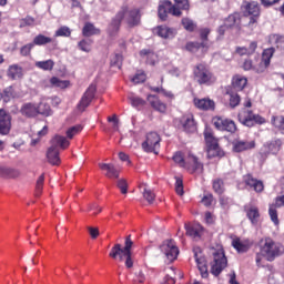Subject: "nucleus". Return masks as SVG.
Returning <instances> with one entry per match:
<instances>
[{"label": "nucleus", "instance_id": "nucleus-34", "mask_svg": "<svg viewBox=\"0 0 284 284\" xmlns=\"http://www.w3.org/2000/svg\"><path fill=\"white\" fill-rule=\"evenodd\" d=\"M140 55L142 57V59H145L146 63H149L150 65H154V63H156V55L151 50L143 49L142 51H140Z\"/></svg>", "mask_w": 284, "mask_h": 284}, {"label": "nucleus", "instance_id": "nucleus-64", "mask_svg": "<svg viewBox=\"0 0 284 284\" xmlns=\"http://www.w3.org/2000/svg\"><path fill=\"white\" fill-rule=\"evenodd\" d=\"M212 201H214V197L212 196V194H206L203 196L202 199V203L203 205H205L206 207H210V205H212Z\"/></svg>", "mask_w": 284, "mask_h": 284}, {"label": "nucleus", "instance_id": "nucleus-2", "mask_svg": "<svg viewBox=\"0 0 284 284\" xmlns=\"http://www.w3.org/2000/svg\"><path fill=\"white\" fill-rule=\"evenodd\" d=\"M284 253V247L281 243L274 242L272 237H265L260 241V254L256 255V263L261 265V256H264L266 261H274L276 256H281Z\"/></svg>", "mask_w": 284, "mask_h": 284}, {"label": "nucleus", "instance_id": "nucleus-45", "mask_svg": "<svg viewBox=\"0 0 284 284\" xmlns=\"http://www.w3.org/2000/svg\"><path fill=\"white\" fill-rule=\"evenodd\" d=\"M165 273H166V275L161 281V284H174V283H176L174 281V268L169 267V268L165 270Z\"/></svg>", "mask_w": 284, "mask_h": 284}, {"label": "nucleus", "instance_id": "nucleus-12", "mask_svg": "<svg viewBox=\"0 0 284 284\" xmlns=\"http://www.w3.org/2000/svg\"><path fill=\"white\" fill-rule=\"evenodd\" d=\"M204 139L206 142V152L209 159H214V156H223V151H221V146H219V141L212 134L210 129L204 131Z\"/></svg>", "mask_w": 284, "mask_h": 284}, {"label": "nucleus", "instance_id": "nucleus-18", "mask_svg": "<svg viewBox=\"0 0 284 284\" xmlns=\"http://www.w3.org/2000/svg\"><path fill=\"white\" fill-rule=\"evenodd\" d=\"M10 114L6 113L4 110H0V134L2 136L10 134V129L12 128Z\"/></svg>", "mask_w": 284, "mask_h": 284}, {"label": "nucleus", "instance_id": "nucleus-17", "mask_svg": "<svg viewBox=\"0 0 284 284\" xmlns=\"http://www.w3.org/2000/svg\"><path fill=\"white\" fill-rule=\"evenodd\" d=\"M94 92H97V85L91 84L87 91L84 92V94L82 95L80 103L78 104V109L83 112V110H85V108H88V105H90V103H92V99H94Z\"/></svg>", "mask_w": 284, "mask_h": 284}, {"label": "nucleus", "instance_id": "nucleus-46", "mask_svg": "<svg viewBox=\"0 0 284 284\" xmlns=\"http://www.w3.org/2000/svg\"><path fill=\"white\" fill-rule=\"evenodd\" d=\"M47 43H52V38L45 37L43 34H38L33 39V45H47Z\"/></svg>", "mask_w": 284, "mask_h": 284}, {"label": "nucleus", "instance_id": "nucleus-23", "mask_svg": "<svg viewBox=\"0 0 284 284\" xmlns=\"http://www.w3.org/2000/svg\"><path fill=\"white\" fill-rule=\"evenodd\" d=\"M193 103L197 110H214L215 103L210 98L199 99L195 98Z\"/></svg>", "mask_w": 284, "mask_h": 284}, {"label": "nucleus", "instance_id": "nucleus-37", "mask_svg": "<svg viewBox=\"0 0 284 284\" xmlns=\"http://www.w3.org/2000/svg\"><path fill=\"white\" fill-rule=\"evenodd\" d=\"M232 85L235 90H243L247 85V79L241 75H235L232 81Z\"/></svg>", "mask_w": 284, "mask_h": 284}, {"label": "nucleus", "instance_id": "nucleus-38", "mask_svg": "<svg viewBox=\"0 0 284 284\" xmlns=\"http://www.w3.org/2000/svg\"><path fill=\"white\" fill-rule=\"evenodd\" d=\"M272 45H276L280 50H284V37L280 34H272L268 38Z\"/></svg>", "mask_w": 284, "mask_h": 284}, {"label": "nucleus", "instance_id": "nucleus-19", "mask_svg": "<svg viewBox=\"0 0 284 284\" xmlns=\"http://www.w3.org/2000/svg\"><path fill=\"white\" fill-rule=\"evenodd\" d=\"M186 236L193 239V241H201L203 236V226L201 224H185Z\"/></svg>", "mask_w": 284, "mask_h": 284}, {"label": "nucleus", "instance_id": "nucleus-62", "mask_svg": "<svg viewBox=\"0 0 284 284\" xmlns=\"http://www.w3.org/2000/svg\"><path fill=\"white\" fill-rule=\"evenodd\" d=\"M26 26H34V18L27 17L20 21V28H26Z\"/></svg>", "mask_w": 284, "mask_h": 284}, {"label": "nucleus", "instance_id": "nucleus-31", "mask_svg": "<svg viewBox=\"0 0 284 284\" xmlns=\"http://www.w3.org/2000/svg\"><path fill=\"white\" fill-rule=\"evenodd\" d=\"M232 246L239 254H243L250 250V241H241L240 239L233 240Z\"/></svg>", "mask_w": 284, "mask_h": 284}, {"label": "nucleus", "instance_id": "nucleus-58", "mask_svg": "<svg viewBox=\"0 0 284 284\" xmlns=\"http://www.w3.org/2000/svg\"><path fill=\"white\" fill-rule=\"evenodd\" d=\"M213 190L216 194H223V180H215L213 182Z\"/></svg>", "mask_w": 284, "mask_h": 284}, {"label": "nucleus", "instance_id": "nucleus-3", "mask_svg": "<svg viewBox=\"0 0 284 284\" xmlns=\"http://www.w3.org/2000/svg\"><path fill=\"white\" fill-rule=\"evenodd\" d=\"M132 245H134V242H132V239L129 235L125 239L124 247H122L121 244H115L111 248L109 256L114 260L119 258L120 262H123L125 258V267L130 270L134 266V261L132 260Z\"/></svg>", "mask_w": 284, "mask_h": 284}, {"label": "nucleus", "instance_id": "nucleus-7", "mask_svg": "<svg viewBox=\"0 0 284 284\" xmlns=\"http://www.w3.org/2000/svg\"><path fill=\"white\" fill-rule=\"evenodd\" d=\"M211 274L219 276L227 267V257L222 248L211 251Z\"/></svg>", "mask_w": 284, "mask_h": 284}, {"label": "nucleus", "instance_id": "nucleus-54", "mask_svg": "<svg viewBox=\"0 0 284 284\" xmlns=\"http://www.w3.org/2000/svg\"><path fill=\"white\" fill-rule=\"evenodd\" d=\"M145 79H148V75H145V72L138 71L135 75L131 79L132 83H144Z\"/></svg>", "mask_w": 284, "mask_h": 284}, {"label": "nucleus", "instance_id": "nucleus-29", "mask_svg": "<svg viewBox=\"0 0 284 284\" xmlns=\"http://www.w3.org/2000/svg\"><path fill=\"white\" fill-rule=\"evenodd\" d=\"M148 101L152 105V108H154V110H156L158 112L163 113L165 112V110H168L165 103L161 102V100H159L156 95H149Z\"/></svg>", "mask_w": 284, "mask_h": 284}, {"label": "nucleus", "instance_id": "nucleus-36", "mask_svg": "<svg viewBox=\"0 0 284 284\" xmlns=\"http://www.w3.org/2000/svg\"><path fill=\"white\" fill-rule=\"evenodd\" d=\"M17 97H19V94H17V91H14L12 87H8L1 93V99H3L6 103H8L9 101H12V99H17Z\"/></svg>", "mask_w": 284, "mask_h": 284}, {"label": "nucleus", "instance_id": "nucleus-11", "mask_svg": "<svg viewBox=\"0 0 284 284\" xmlns=\"http://www.w3.org/2000/svg\"><path fill=\"white\" fill-rule=\"evenodd\" d=\"M243 13L244 17H250V21L247 23L248 28H256L258 23V17H261V7L258 6V2H246L243 6Z\"/></svg>", "mask_w": 284, "mask_h": 284}, {"label": "nucleus", "instance_id": "nucleus-13", "mask_svg": "<svg viewBox=\"0 0 284 284\" xmlns=\"http://www.w3.org/2000/svg\"><path fill=\"white\" fill-rule=\"evenodd\" d=\"M160 251L164 255L165 263H173L179 256V247L172 240H166L160 246Z\"/></svg>", "mask_w": 284, "mask_h": 284}, {"label": "nucleus", "instance_id": "nucleus-22", "mask_svg": "<svg viewBox=\"0 0 284 284\" xmlns=\"http://www.w3.org/2000/svg\"><path fill=\"white\" fill-rule=\"evenodd\" d=\"M100 170H103L105 172V176L108 179H119L120 171L114 166L112 163H100L99 164Z\"/></svg>", "mask_w": 284, "mask_h": 284}, {"label": "nucleus", "instance_id": "nucleus-63", "mask_svg": "<svg viewBox=\"0 0 284 284\" xmlns=\"http://www.w3.org/2000/svg\"><path fill=\"white\" fill-rule=\"evenodd\" d=\"M200 37H201L202 43H207V37H210V29L207 28L201 29Z\"/></svg>", "mask_w": 284, "mask_h": 284}, {"label": "nucleus", "instance_id": "nucleus-47", "mask_svg": "<svg viewBox=\"0 0 284 284\" xmlns=\"http://www.w3.org/2000/svg\"><path fill=\"white\" fill-rule=\"evenodd\" d=\"M78 48L82 51V52H90L92 50V40L91 39H84L81 40L78 43Z\"/></svg>", "mask_w": 284, "mask_h": 284}, {"label": "nucleus", "instance_id": "nucleus-42", "mask_svg": "<svg viewBox=\"0 0 284 284\" xmlns=\"http://www.w3.org/2000/svg\"><path fill=\"white\" fill-rule=\"evenodd\" d=\"M271 123L274 125V128H277V130H281V132L284 134V116L273 115Z\"/></svg>", "mask_w": 284, "mask_h": 284}, {"label": "nucleus", "instance_id": "nucleus-48", "mask_svg": "<svg viewBox=\"0 0 284 284\" xmlns=\"http://www.w3.org/2000/svg\"><path fill=\"white\" fill-rule=\"evenodd\" d=\"M142 194L143 197L145 199V201H148V203L152 204L154 203V199H156V195L154 194V192L148 187H142Z\"/></svg>", "mask_w": 284, "mask_h": 284}, {"label": "nucleus", "instance_id": "nucleus-59", "mask_svg": "<svg viewBox=\"0 0 284 284\" xmlns=\"http://www.w3.org/2000/svg\"><path fill=\"white\" fill-rule=\"evenodd\" d=\"M121 63H123V55L116 53L111 59V65H116V68H121Z\"/></svg>", "mask_w": 284, "mask_h": 284}, {"label": "nucleus", "instance_id": "nucleus-1", "mask_svg": "<svg viewBox=\"0 0 284 284\" xmlns=\"http://www.w3.org/2000/svg\"><path fill=\"white\" fill-rule=\"evenodd\" d=\"M123 20L125 21V23H128V26H139V23L141 22V13L139 12V9H129L128 7L122 8L108 28V32L111 37H114V34L119 32L121 21Z\"/></svg>", "mask_w": 284, "mask_h": 284}, {"label": "nucleus", "instance_id": "nucleus-24", "mask_svg": "<svg viewBox=\"0 0 284 284\" xmlns=\"http://www.w3.org/2000/svg\"><path fill=\"white\" fill-rule=\"evenodd\" d=\"M224 24L226 26V28H234L235 30H241V14L233 13L229 16L224 20Z\"/></svg>", "mask_w": 284, "mask_h": 284}, {"label": "nucleus", "instance_id": "nucleus-27", "mask_svg": "<svg viewBox=\"0 0 284 284\" xmlns=\"http://www.w3.org/2000/svg\"><path fill=\"white\" fill-rule=\"evenodd\" d=\"M244 182L246 183V185H248V187H252L255 192H263V190L265 187L263 185V182L252 178V175H246L244 178Z\"/></svg>", "mask_w": 284, "mask_h": 284}, {"label": "nucleus", "instance_id": "nucleus-32", "mask_svg": "<svg viewBox=\"0 0 284 284\" xmlns=\"http://www.w3.org/2000/svg\"><path fill=\"white\" fill-rule=\"evenodd\" d=\"M182 125L185 132H194L196 130V123L193 115H186L182 120Z\"/></svg>", "mask_w": 284, "mask_h": 284}, {"label": "nucleus", "instance_id": "nucleus-39", "mask_svg": "<svg viewBox=\"0 0 284 284\" xmlns=\"http://www.w3.org/2000/svg\"><path fill=\"white\" fill-rule=\"evenodd\" d=\"M276 204H271L268 207V216L272 221V223H274V225H280V221H278V211H276Z\"/></svg>", "mask_w": 284, "mask_h": 284}, {"label": "nucleus", "instance_id": "nucleus-51", "mask_svg": "<svg viewBox=\"0 0 284 284\" xmlns=\"http://www.w3.org/2000/svg\"><path fill=\"white\" fill-rule=\"evenodd\" d=\"M82 130H83V126L79 124L75 126L69 128L67 131V139H74V136H77V134H79V132H81Z\"/></svg>", "mask_w": 284, "mask_h": 284}, {"label": "nucleus", "instance_id": "nucleus-44", "mask_svg": "<svg viewBox=\"0 0 284 284\" xmlns=\"http://www.w3.org/2000/svg\"><path fill=\"white\" fill-rule=\"evenodd\" d=\"M182 26L187 32H194V30H196V22L190 18H183Z\"/></svg>", "mask_w": 284, "mask_h": 284}, {"label": "nucleus", "instance_id": "nucleus-61", "mask_svg": "<svg viewBox=\"0 0 284 284\" xmlns=\"http://www.w3.org/2000/svg\"><path fill=\"white\" fill-rule=\"evenodd\" d=\"M33 48H34V43H29V44H26L24 47H22L20 50L22 57H28V54H30V52Z\"/></svg>", "mask_w": 284, "mask_h": 284}, {"label": "nucleus", "instance_id": "nucleus-55", "mask_svg": "<svg viewBox=\"0 0 284 284\" xmlns=\"http://www.w3.org/2000/svg\"><path fill=\"white\" fill-rule=\"evenodd\" d=\"M229 95H230V105L232 108H236L241 103V95H239V93H235V92H231L229 93Z\"/></svg>", "mask_w": 284, "mask_h": 284}, {"label": "nucleus", "instance_id": "nucleus-50", "mask_svg": "<svg viewBox=\"0 0 284 284\" xmlns=\"http://www.w3.org/2000/svg\"><path fill=\"white\" fill-rule=\"evenodd\" d=\"M36 65L40 70H52V68H54V61H52V60L38 61V62H36Z\"/></svg>", "mask_w": 284, "mask_h": 284}, {"label": "nucleus", "instance_id": "nucleus-9", "mask_svg": "<svg viewBox=\"0 0 284 284\" xmlns=\"http://www.w3.org/2000/svg\"><path fill=\"white\" fill-rule=\"evenodd\" d=\"M272 57H274V48L265 49L262 53V60L257 67H254L251 60H245L243 63V69L255 70V72H258V73L265 72V70H267V68L270 67Z\"/></svg>", "mask_w": 284, "mask_h": 284}, {"label": "nucleus", "instance_id": "nucleus-56", "mask_svg": "<svg viewBox=\"0 0 284 284\" xmlns=\"http://www.w3.org/2000/svg\"><path fill=\"white\" fill-rule=\"evenodd\" d=\"M45 181V175H40L38 181H37V184H36V195L37 196H40L41 195V192H43V183Z\"/></svg>", "mask_w": 284, "mask_h": 284}, {"label": "nucleus", "instance_id": "nucleus-6", "mask_svg": "<svg viewBox=\"0 0 284 284\" xmlns=\"http://www.w3.org/2000/svg\"><path fill=\"white\" fill-rule=\"evenodd\" d=\"M193 77L199 85H212V83H216V77L210 71V67L203 63L193 68Z\"/></svg>", "mask_w": 284, "mask_h": 284}, {"label": "nucleus", "instance_id": "nucleus-33", "mask_svg": "<svg viewBox=\"0 0 284 284\" xmlns=\"http://www.w3.org/2000/svg\"><path fill=\"white\" fill-rule=\"evenodd\" d=\"M38 114H41L42 116H52V109L50 108V104L45 101H41L39 105H37Z\"/></svg>", "mask_w": 284, "mask_h": 284}, {"label": "nucleus", "instance_id": "nucleus-41", "mask_svg": "<svg viewBox=\"0 0 284 284\" xmlns=\"http://www.w3.org/2000/svg\"><path fill=\"white\" fill-rule=\"evenodd\" d=\"M99 29L92 23H87L82 29L83 37H92L93 34H99Z\"/></svg>", "mask_w": 284, "mask_h": 284}, {"label": "nucleus", "instance_id": "nucleus-43", "mask_svg": "<svg viewBox=\"0 0 284 284\" xmlns=\"http://www.w3.org/2000/svg\"><path fill=\"white\" fill-rule=\"evenodd\" d=\"M201 48H207V42H189L186 44V50H189V52H199Z\"/></svg>", "mask_w": 284, "mask_h": 284}, {"label": "nucleus", "instance_id": "nucleus-49", "mask_svg": "<svg viewBox=\"0 0 284 284\" xmlns=\"http://www.w3.org/2000/svg\"><path fill=\"white\" fill-rule=\"evenodd\" d=\"M152 92H158L159 94H162V97H165L166 99H174V94L171 93V91H168L163 89V87H152Z\"/></svg>", "mask_w": 284, "mask_h": 284}, {"label": "nucleus", "instance_id": "nucleus-4", "mask_svg": "<svg viewBox=\"0 0 284 284\" xmlns=\"http://www.w3.org/2000/svg\"><path fill=\"white\" fill-rule=\"evenodd\" d=\"M175 6L170 1H163L159 4L158 17L161 21L168 20V14L173 17H181V10H190V2L187 0H174Z\"/></svg>", "mask_w": 284, "mask_h": 284}, {"label": "nucleus", "instance_id": "nucleus-52", "mask_svg": "<svg viewBox=\"0 0 284 284\" xmlns=\"http://www.w3.org/2000/svg\"><path fill=\"white\" fill-rule=\"evenodd\" d=\"M130 103L133 108H143V105H145V100L135 97V95H131L130 98Z\"/></svg>", "mask_w": 284, "mask_h": 284}, {"label": "nucleus", "instance_id": "nucleus-60", "mask_svg": "<svg viewBox=\"0 0 284 284\" xmlns=\"http://www.w3.org/2000/svg\"><path fill=\"white\" fill-rule=\"evenodd\" d=\"M116 186L122 194H128V181H125L124 179L119 180Z\"/></svg>", "mask_w": 284, "mask_h": 284}, {"label": "nucleus", "instance_id": "nucleus-40", "mask_svg": "<svg viewBox=\"0 0 284 284\" xmlns=\"http://www.w3.org/2000/svg\"><path fill=\"white\" fill-rule=\"evenodd\" d=\"M50 83L53 88H61V90H63L70 85V81L61 80L57 77L51 78Z\"/></svg>", "mask_w": 284, "mask_h": 284}, {"label": "nucleus", "instance_id": "nucleus-10", "mask_svg": "<svg viewBox=\"0 0 284 284\" xmlns=\"http://www.w3.org/2000/svg\"><path fill=\"white\" fill-rule=\"evenodd\" d=\"M237 119L242 125H246V128H254V125H263L266 123L265 118L254 114L252 110L242 109L237 115Z\"/></svg>", "mask_w": 284, "mask_h": 284}, {"label": "nucleus", "instance_id": "nucleus-30", "mask_svg": "<svg viewBox=\"0 0 284 284\" xmlns=\"http://www.w3.org/2000/svg\"><path fill=\"white\" fill-rule=\"evenodd\" d=\"M20 174L21 172L17 169L0 166V176H3L4 179H18Z\"/></svg>", "mask_w": 284, "mask_h": 284}, {"label": "nucleus", "instance_id": "nucleus-8", "mask_svg": "<svg viewBox=\"0 0 284 284\" xmlns=\"http://www.w3.org/2000/svg\"><path fill=\"white\" fill-rule=\"evenodd\" d=\"M173 161L181 165V168H186L189 172H203V164L199 162L194 154L189 153L187 158L183 159V154L178 152L173 155Z\"/></svg>", "mask_w": 284, "mask_h": 284}, {"label": "nucleus", "instance_id": "nucleus-57", "mask_svg": "<svg viewBox=\"0 0 284 284\" xmlns=\"http://www.w3.org/2000/svg\"><path fill=\"white\" fill-rule=\"evenodd\" d=\"M175 192L179 196H183V180L181 178H175Z\"/></svg>", "mask_w": 284, "mask_h": 284}, {"label": "nucleus", "instance_id": "nucleus-35", "mask_svg": "<svg viewBox=\"0 0 284 284\" xmlns=\"http://www.w3.org/2000/svg\"><path fill=\"white\" fill-rule=\"evenodd\" d=\"M21 77H23V69H21V67L19 65H11L8 70V78L9 79H21Z\"/></svg>", "mask_w": 284, "mask_h": 284}, {"label": "nucleus", "instance_id": "nucleus-14", "mask_svg": "<svg viewBox=\"0 0 284 284\" xmlns=\"http://www.w3.org/2000/svg\"><path fill=\"white\" fill-rule=\"evenodd\" d=\"M159 148H161V136L159 133H148L146 140L142 143V149L144 152H154V154H159Z\"/></svg>", "mask_w": 284, "mask_h": 284}, {"label": "nucleus", "instance_id": "nucleus-28", "mask_svg": "<svg viewBox=\"0 0 284 284\" xmlns=\"http://www.w3.org/2000/svg\"><path fill=\"white\" fill-rule=\"evenodd\" d=\"M20 112L23 116H29V118L37 116L38 114L37 104L31 102L24 103Z\"/></svg>", "mask_w": 284, "mask_h": 284}, {"label": "nucleus", "instance_id": "nucleus-21", "mask_svg": "<svg viewBox=\"0 0 284 284\" xmlns=\"http://www.w3.org/2000/svg\"><path fill=\"white\" fill-rule=\"evenodd\" d=\"M254 148H256L254 141L236 140L233 142L234 152H247V150H254Z\"/></svg>", "mask_w": 284, "mask_h": 284}, {"label": "nucleus", "instance_id": "nucleus-26", "mask_svg": "<svg viewBox=\"0 0 284 284\" xmlns=\"http://www.w3.org/2000/svg\"><path fill=\"white\" fill-rule=\"evenodd\" d=\"M158 37L161 39H174L176 31L170 27L160 26L155 29Z\"/></svg>", "mask_w": 284, "mask_h": 284}, {"label": "nucleus", "instance_id": "nucleus-16", "mask_svg": "<svg viewBox=\"0 0 284 284\" xmlns=\"http://www.w3.org/2000/svg\"><path fill=\"white\" fill-rule=\"evenodd\" d=\"M281 151V142L273 141L271 143H265L260 150V156L262 161H265L270 154H278Z\"/></svg>", "mask_w": 284, "mask_h": 284}, {"label": "nucleus", "instance_id": "nucleus-25", "mask_svg": "<svg viewBox=\"0 0 284 284\" xmlns=\"http://www.w3.org/2000/svg\"><path fill=\"white\" fill-rule=\"evenodd\" d=\"M195 263L197 265V270L202 276V278H207L210 273H207V262L205 261V257L200 256L199 254L195 253Z\"/></svg>", "mask_w": 284, "mask_h": 284}, {"label": "nucleus", "instance_id": "nucleus-15", "mask_svg": "<svg viewBox=\"0 0 284 284\" xmlns=\"http://www.w3.org/2000/svg\"><path fill=\"white\" fill-rule=\"evenodd\" d=\"M213 125L221 132H230L231 134L236 132V123L230 119L215 116L213 118Z\"/></svg>", "mask_w": 284, "mask_h": 284}, {"label": "nucleus", "instance_id": "nucleus-20", "mask_svg": "<svg viewBox=\"0 0 284 284\" xmlns=\"http://www.w3.org/2000/svg\"><path fill=\"white\" fill-rule=\"evenodd\" d=\"M244 211L246 212V216L251 221L252 225H256L258 223V219H261L258 206L248 203L244 206Z\"/></svg>", "mask_w": 284, "mask_h": 284}, {"label": "nucleus", "instance_id": "nucleus-53", "mask_svg": "<svg viewBox=\"0 0 284 284\" xmlns=\"http://www.w3.org/2000/svg\"><path fill=\"white\" fill-rule=\"evenodd\" d=\"M70 34H72V30H70L69 27L63 26L55 31L54 37H70Z\"/></svg>", "mask_w": 284, "mask_h": 284}, {"label": "nucleus", "instance_id": "nucleus-5", "mask_svg": "<svg viewBox=\"0 0 284 284\" xmlns=\"http://www.w3.org/2000/svg\"><path fill=\"white\" fill-rule=\"evenodd\" d=\"M59 148L61 150H67L70 148V141L68 138L62 135H54L51 140V146L47 151V159L51 165H59L61 159L59 158Z\"/></svg>", "mask_w": 284, "mask_h": 284}]
</instances>
